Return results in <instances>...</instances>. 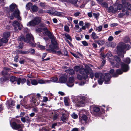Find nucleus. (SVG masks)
<instances>
[{
    "instance_id": "f257e3e1",
    "label": "nucleus",
    "mask_w": 131,
    "mask_h": 131,
    "mask_svg": "<svg viewBox=\"0 0 131 131\" xmlns=\"http://www.w3.org/2000/svg\"><path fill=\"white\" fill-rule=\"evenodd\" d=\"M71 98L73 102L75 104V106L77 107H84L86 104V97L83 96H72Z\"/></svg>"
},
{
    "instance_id": "f03ea898",
    "label": "nucleus",
    "mask_w": 131,
    "mask_h": 131,
    "mask_svg": "<svg viewBox=\"0 0 131 131\" xmlns=\"http://www.w3.org/2000/svg\"><path fill=\"white\" fill-rule=\"evenodd\" d=\"M95 76L96 78H99L98 80L99 84L102 85L104 81H105V83L106 84H108L109 83L110 78V75L108 73H105L103 75L101 73H95Z\"/></svg>"
},
{
    "instance_id": "7ed1b4c3",
    "label": "nucleus",
    "mask_w": 131,
    "mask_h": 131,
    "mask_svg": "<svg viewBox=\"0 0 131 131\" xmlns=\"http://www.w3.org/2000/svg\"><path fill=\"white\" fill-rule=\"evenodd\" d=\"M104 58H107L109 60V61L113 67H118L120 65V59L117 56H115L114 59L111 57L112 55L111 53H107L104 56Z\"/></svg>"
},
{
    "instance_id": "20e7f679",
    "label": "nucleus",
    "mask_w": 131,
    "mask_h": 131,
    "mask_svg": "<svg viewBox=\"0 0 131 131\" xmlns=\"http://www.w3.org/2000/svg\"><path fill=\"white\" fill-rule=\"evenodd\" d=\"M19 40L21 41H24L27 43H29L30 45L32 46H35L34 44V38L31 34H27L26 35V38L23 36H21L19 38Z\"/></svg>"
},
{
    "instance_id": "39448f33",
    "label": "nucleus",
    "mask_w": 131,
    "mask_h": 131,
    "mask_svg": "<svg viewBox=\"0 0 131 131\" xmlns=\"http://www.w3.org/2000/svg\"><path fill=\"white\" fill-rule=\"evenodd\" d=\"M131 48L130 46L128 44L126 45L124 43L121 42L119 43V46L117 47V49L118 52H119L121 53H123L121 56L120 55L121 57L123 58L124 57V54L126 53V52L124 50L126 49L127 50H129ZM119 55L120 56L119 53H118Z\"/></svg>"
},
{
    "instance_id": "423d86ee",
    "label": "nucleus",
    "mask_w": 131,
    "mask_h": 131,
    "mask_svg": "<svg viewBox=\"0 0 131 131\" xmlns=\"http://www.w3.org/2000/svg\"><path fill=\"white\" fill-rule=\"evenodd\" d=\"M43 30L45 31L44 32V34L48 36L49 37L52 39L51 41V42L52 43H53L52 41V40L54 41H55V37L54 36V35L52 33H51L49 31H48V30L47 28H45L43 29L39 28L36 30V31L38 32H42Z\"/></svg>"
},
{
    "instance_id": "0eeeda50",
    "label": "nucleus",
    "mask_w": 131,
    "mask_h": 131,
    "mask_svg": "<svg viewBox=\"0 0 131 131\" xmlns=\"http://www.w3.org/2000/svg\"><path fill=\"white\" fill-rule=\"evenodd\" d=\"M41 18L39 17H36L33 18L32 20L27 23V25L29 26H34L39 24L41 21Z\"/></svg>"
},
{
    "instance_id": "6e6552de",
    "label": "nucleus",
    "mask_w": 131,
    "mask_h": 131,
    "mask_svg": "<svg viewBox=\"0 0 131 131\" xmlns=\"http://www.w3.org/2000/svg\"><path fill=\"white\" fill-rule=\"evenodd\" d=\"M121 66L122 70L120 69H118L116 70V74L117 75V74H122L123 72H126L129 69V67L128 65L124 63H121Z\"/></svg>"
},
{
    "instance_id": "1a4fd4ad",
    "label": "nucleus",
    "mask_w": 131,
    "mask_h": 131,
    "mask_svg": "<svg viewBox=\"0 0 131 131\" xmlns=\"http://www.w3.org/2000/svg\"><path fill=\"white\" fill-rule=\"evenodd\" d=\"M2 74L5 76L0 78V83H3L5 82H8L9 81V77L7 71L4 70L2 71Z\"/></svg>"
},
{
    "instance_id": "9d476101",
    "label": "nucleus",
    "mask_w": 131,
    "mask_h": 131,
    "mask_svg": "<svg viewBox=\"0 0 131 131\" xmlns=\"http://www.w3.org/2000/svg\"><path fill=\"white\" fill-rule=\"evenodd\" d=\"M80 73L83 76V79H86L88 77V75L89 74V70L85 69L82 67L81 68L79 71Z\"/></svg>"
},
{
    "instance_id": "9b49d317",
    "label": "nucleus",
    "mask_w": 131,
    "mask_h": 131,
    "mask_svg": "<svg viewBox=\"0 0 131 131\" xmlns=\"http://www.w3.org/2000/svg\"><path fill=\"white\" fill-rule=\"evenodd\" d=\"M11 126L13 129L17 130L19 129H22L24 126L23 124H17L15 122H13Z\"/></svg>"
},
{
    "instance_id": "f8f14e48",
    "label": "nucleus",
    "mask_w": 131,
    "mask_h": 131,
    "mask_svg": "<svg viewBox=\"0 0 131 131\" xmlns=\"http://www.w3.org/2000/svg\"><path fill=\"white\" fill-rule=\"evenodd\" d=\"M20 14V12L19 10L18 9H16L13 12L12 14V15L17 18L18 20H21V18L19 16Z\"/></svg>"
},
{
    "instance_id": "ddd939ff",
    "label": "nucleus",
    "mask_w": 131,
    "mask_h": 131,
    "mask_svg": "<svg viewBox=\"0 0 131 131\" xmlns=\"http://www.w3.org/2000/svg\"><path fill=\"white\" fill-rule=\"evenodd\" d=\"M127 9L131 11V4L129 2H126L123 4V8L122 9V12H124Z\"/></svg>"
},
{
    "instance_id": "4468645a",
    "label": "nucleus",
    "mask_w": 131,
    "mask_h": 131,
    "mask_svg": "<svg viewBox=\"0 0 131 131\" xmlns=\"http://www.w3.org/2000/svg\"><path fill=\"white\" fill-rule=\"evenodd\" d=\"M74 81V78L72 76L69 78V80L67 83V85L69 87L73 86L74 85L73 82Z\"/></svg>"
},
{
    "instance_id": "2eb2a0df",
    "label": "nucleus",
    "mask_w": 131,
    "mask_h": 131,
    "mask_svg": "<svg viewBox=\"0 0 131 131\" xmlns=\"http://www.w3.org/2000/svg\"><path fill=\"white\" fill-rule=\"evenodd\" d=\"M69 115H68L63 114L61 117V121L63 122L62 123H66L68 121Z\"/></svg>"
},
{
    "instance_id": "dca6fc26",
    "label": "nucleus",
    "mask_w": 131,
    "mask_h": 131,
    "mask_svg": "<svg viewBox=\"0 0 131 131\" xmlns=\"http://www.w3.org/2000/svg\"><path fill=\"white\" fill-rule=\"evenodd\" d=\"M13 25L14 27H18L19 30H21L22 27L21 24L17 21H14L13 23Z\"/></svg>"
},
{
    "instance_id": "f3484780",
    "label": "nucleus",
    "mask_w": 131,
    "mask_h": 131,
    "mask_svg": "<svg viewBox=\"0 0 131 131\" xmlns=\"http://www.w3.org/2000/svg\"><path fill=\"white\" fill-rule=\"evenodd\" d=\"M10 79L12 83H13L14 84L16 83L18 81V78L15 77L11 76L10 77Z\"/></svg>"
},
{
    "instance_id": "a211bd4d",
    "label": "nucleus",
    "mask_w": 131,
    "mask_h": 131,
    "mask_svg": "<svg viewBox=\"0 0 131 131\" xmlns=\"http://www.w3.org/2000/svg\"><path fill=\"white\" fill-rule=\"evenodd\" d=\"M16 9H18L17 6L14 3H12L10 6V10L11 12L14 11Z\"/></svg>"
},
{
    "instance_id": "6ab92c4d",
    "label": "nucleus",
    "mask_w": 131,
    "mask_h": 131,
    "mask_svg": "<svg viewBox=\"0 0 131 131\" xmlns=\"http://www.w3.org/2000/svg\"><path fill=\"white\" fill-rule=\"evenodd\" d=\"M110 73H108L110 75V80L111 78V75L112 77H116L118 76L117 74L114 72V70L113 69H111L109 71Z\"/></svg>"
},
{
    "instance_id": "aec40b11",
    "label": "nucleus",
    "mask_w": 131,
    "mask_h": 131,
    "mask_svg": "<svg viewBox=\"0 0 131 131\" xmlns=\"http://www.w3.org/2000/svg\"><path fill=\"white\" fill-rule=\"evenodd\" d=\"M38 83H39L41 84H43L48 83L49 81L48 79L42 80L39 79H38Z\"/></svg>"
},
{
    "instance_id": "412c9836",
    "label": "nucleus",
    "mask_w": 131,
    "mask_h": 131,
    "mask_svg": "<svg viewBox=\"0 0 131 131\" xmlns=\"http://www.w3.org/2000/svg\"><path fill=\"white\" fill-rule=\"evenodd\" d=\"M8 41L7 38L3 37L0 40V46H2L3 43H6Z\"/></svg>"
},
{
    "instance_id": "4be33fe9",
    "label": "nucleus",
    "mask_w": 131,
    "mask_h": 131,
    "mask_svg": "<svg viewBox=\"0 0 131 131\" xmlns=\"http://www.w3.org/2000/svg\"><path fill=\"white\" fill-rule=\"evenodd\" d=\"M52 45L51 44L49 45V47L50 48V49H48L47 50L50 52H52L53 53H56V51L54 49L52 48Z\"/></svg>"
},
{
    "instance_id": "5701e85b",
    "label": "nucleus",
    "mask_w": 131,
    "mask_h": 131,
    "mask_svg": "<svg viewBox=\"0 0 131 131\" xmlns=\"http://www.w3.org/2000/svg\"><path fill=\"white\" fill-rule=\"evenodd\" d=\"M31 83L32 85H36L38 84V79H30Z\"/></svg>"
},
{
    "instance_id": "b1692460",
    "label": "nucleus",
    "mask_w": 131,
    "mask_h": 131,
    "mask_svg": "<svg viewBox=\"0 0 131 131\" xmlns=\"http://www.w3.org/2000/svg\"><path fill=\"white\" fill-rule=\"evenodd\" d=\"M26 79L25 78H18L17 84L18 85H19L20 83H24L26 82Z\"/></svg>"
},
{
    "instance_id": "393cba45",
    "label": "nucleus",
    "mask_w": 131,
    "mask_h": 131,
    "mask_svg": "<svg viewBox=\"0 0 131 131\" xmlns=\"http://www.w3.org/2000/svg\"><path fill=\"white\" fill-rule=\"evenodd\" d=\"M67 80L66 78L64 76L61 77L59 79V82L61 83H65L66 81Z\"/></svg>"
},
{
    "instance_id": "a878e982",
    "label": "nucleus",
    "mask_w": 131,
    "mask_h": 131,
    "mask_svg": "<svg viewBox=\"0 0 131 131\" xmlns=\"http://www.w3.org/2000/svg\"><path fill=\"white\" fill-rule=\"evenodd\" d=\"M108 10L109 12L115 13L116 12L117 10L116 9H114L113 6H110L108 8Z\"/></svg>"
},
{
    "instance_id": "bb28decb",
    "label": "nucleus",
    "mask_w": 131,
    "mask_h": 131,
    "mask_svg": "<svg viewBox=\"0 0 131 131\" xmlns=\"http://www.w3.org/2000/svg\"><path fill=\"white\" fill-rule=\"evenodd\" d=\"M15 102L14 101H12L11 102H9L7 106L8 108H12L15 106Z\"/></svg>"
},
{
    "instance_id": "cd10ccee",
    "label": "nucleus",
    "mask_w": 131,
    "mask_h": 131,
    "mask_svg": "<svg viewBox=\"0 0 131 131\" xmlns=\"http://www.w3.org/2000/svg\"><path fill=\"white\" fill-rule=\"evenodd\" d=\"M58 78L57 77H52L50 78L49 79H48L49 81L48 82V83H50L51 82H56L58 80Z\"/></svg>"
},
{
    "instance_id": "c85d7f7f",
    "label": "nucleus",
    "mask_w": 131,
    "mask_h": 131,
    "mask_svg": "<svg viewBox=\"0 0 131 131\" xmlns=\"http://www.w3.org/2000/svg\"><path fill=\"white\" fill-rule=\"evenodd\" d=\"M54 14L57 16H61L64 15V13L63 12H61L55 11L54 12Z\"/></svg>"
},
{
    "instance_id": "c756f323",
    "label": "nucleus",
    "mask_w": 131,
    "mask_h": 131,
    "mask_svg": "<svg viewBox=\"0 0 131 131\" xmlns=\"http://www.w3.org/2000/svg\"><path fill=\"white\" fill-rule=\"evenodd\" d=\"M67 72L68 73L71 75H74L75 73L74 70L72 69H69L67 71Z\"/></svg>"
},
{
    "instance_id": "7c9ffc66",
    "label": "nucleus",
    "mask_w": 131,
    "mask_h": 131,
    "mask_svg": "<svg viewBox=\"0 0 131 131\" xmlns=\"http://www.w3.org/2000/svg\"><path fill=\"white\" fill-rule=\"evenodd\" d=\"M95 42L98 44L99 45H102L105 43V42L103 40H96L95 41Z\"/></svg>"
},
{
    "instance_id": "2f4dec72",
    "label": "nucleus",
    "mask_w": 131,
    "mask_h": 131,
    "mask_svg": "<svg viewBox=\"0 0 131 131\" xmlns=\"http://www.w3.org/2000/svg\"><path fill=\"white\" fill-rule=\"evenodd\" d=\"M10 35V34L8 32H4L3 35V37L7 38L9 37Z\"/></svg>"
},
{
    "instance_id": "473e14b6",
    "label": "nucleus",
    "mask_w": 131,
    "mask_h": 131,
    "mask_svg": "<svg viewBox=\"0 0 131 131\" xmlns=\"http://www.w3.org/2000/svg\"><path fill=\"white\" fill-rule=\"evenodd\" d=\"M20 104L22 106L24 107H25L27 105V103L24 100H22L20 101Z\"/></svg>"
},
{
    "instance_id": "72a5a7b5",
    "label": "nucleus",
    "mask_w": 131,
    "mask_h": 131,
    "mask_svg": "<svg viewBox=\"0 0 131 131\" xmlns=\"http://www.w3.org/2000/svg\"><path fill=\"white\" fill-rule=\"evenodd\" d=\"M123 61L125 62L128 64L130 62V59L129 58H126Z\"/></svg>"
},
{
    "instance_id": "f704fd0d",
    "label": "nucleus",
    "mask_w": 131,
    "mask_h": 131,
    "mask_svg": "<svg viewBox=\"0 0 131 131\" xmlns=\"http://www.w3.org/2000/svg\"><path fill=\"white\" fill-rule=\"evenodd\" d=\"M69 3L75 5L77 2L78 0H68Z\"/></svg>"
},
{
    "instance_id": "c9c22d12",
    "label": "nucleus",
    "mask_w": 131,
    "mask_h": 131,
    "mask_svg": "<svg viewBox=\"0 0 131 131\" xmlns=\"http://www.w3.org/2000/svg\"><path fill=\"white\" fill-rule=\"evenodd\" d=\"M64 35L67 39H69L71 41H72V38H71L70 35L69 34L67 33H65L64 34Z\"/></svg>"
},
{
    "instance_id": "e433bc0d",
    "label": "nucleus",
    "mask_w": 131,
    "mask_h": 131,
    "mask_svg": "<svg viewBox=\"0 0 131 131\" xmlns=\"http://www.w3.org/2000/svg\"><path fill=\"white\" fill-rule=\"evenodd\" d=\"M80 120H87V118L86 116L85 115H83L82 116L79 118Z\"/></svg>"
},
{
    "instance_id": "4c0bfd02",
    "label": "nucleus",
    "mask_w": 131,
    "mask_h": 131,
    "mask_svg": "<svg viewBox=\"0 0 131 131\" xmlns=\"http://www.w3.org/2000/svg\"><path fill=\"white\" fill-rule=\"evenodd\" d=\"M32 10L33 12H35L37 11L38 9L37 7L35 5H34L32 8Z\"/></svg>"
},
{
    "instance_id": "58836bf2",
    "label": "nucleus",
    "mask_w": 131,
    "mask_h": 131,
    "mask_svg": "<svg viewBox=\"0 0 131 131\" xmlns=\"http://www.w3.org/2000/svg\"><path fill=\"white\" fill-rule=\"evenodd\" d=\"M81 68L79 66H75L74 67V69L75 71L78 72L79 71H80Z\"/></svg>"
},
{
    "instance_id": "ea45409f",
    "label": "nucleus",
    "mask_w": 131,
    "mask_h": 131,
    "mask_svg": "<svg viewBox=\"0 0 131 131\" xmlns=\"http://www.w3.org/2000/svg\"><path fill=\"white\" fill-rule=\"evenodd\" d=\"M80 122L81 123L84 125H86L88 123L87 120H80Z\"/></svg>"
},
{
    "instance_id": "a19ab883",
    "label": "nucleus",
    "mask_w": 131,
    "mask_h": 131,
    "mask_svg": "<svg viewBox=\"0 0 131 131\" xmlns=\"http://www.w3.org/2000/svg\"><path fill=\"white\" fill-rule=\"evenodd\" d=\"M71 117L74 119H76L78 117V115L75 113L74 112L71 115Z\"/></svg>"
},
{
    "instance_id": "79ce46f5",
    "label": "nucleus",
    "mask_w": 131,
    "mask_h": 131,
    "mask_svg": "<svg viewBox=\"0 0 131 131\" xmlns=\"http://www.w3.org/2000/svg\"><path fill=\"white\" fill-rule=\"evenodd\" d=\"M105 62H106V61H105V60H103L102 62V63H101V64L100 66V67H98V69H101L103 67V66L105 64Z\"/></svg>"
},
{
    "instance_id": "37998d69",
    "label": "nucleus",
    "mask_w": 131,
    "mask_h": 131,
    "mask_svg": "<svg viewBox=\"0 0 131 131\" xmlns=\"http://www.w3.org/2000/svg\"><path fill=\"white\" fill-rule=\"evenodd\" d=\"M124 3H123V5L121 4H119L118 5L117 8L119 10H121L122 9V10L123 8V4Z\"/></svg>"
},
{
    "instance_id": "c03bdc74",
    "label": "nucleus",
    "mask_w": 131,
    "mask_h": 131,
    "mask_svg": "<svg viewBox=\"0 0 131 131\" xmlns=\"http://www.w3.org/2000/svg\"><path fill=\"white\" fill-rule=\"evenodd\" d=\"M32 4L30 3H28L26 5V7L28 9L30 8L32 6Z\"/></svg>"
},
{
    "instance_id": "a18cd8bd",
    "label": "nucleus",
    "mask_w": 131,
    "mask_h": 131,
    "mask_svg": "<svg viewBox=\"0 0 131 131\" xmlns=\"http://www.w3.org/2000/svg\"><path fill=\"white\" fill-rule=\"evenodd\" d=\"M100 110L99 108L97 107H95L93 108V111L94 113H97Z\"/></svg>"
},
{
    "instance_id": "49530a36",
    "label": "nucleus",
    "mask_w": 131,
    "mask_h": 131,
    "mask_svg": "<svg viewBox=\"0 0 131 131\" xmlns=\"http://www.w3.org/2000/svg\"><path fill=\"white\" fill-rule=\"evenodd\" d=\"M64 30L67 32H69L70 31L69 27L67 25H65L64 27Z\"/></svg>"
},
{
    "instance_id": "de8ad7c7",
    "label": "nucleus",
    "mask_w": 131,
    "mask_h": 131,
    "mask_svg": "<svg viewBox=\"0 0 131 131\" xmlns=\"http://www.w3.org/2000/svg\"><path fill=\"white\" fill-rule=\"evenodd\" d=\"M92 36L94 39H96L98 38V36L94 32H93L92 34Z\"/></svg>"
},
{
    "instance_id": "09e8293b",
    "label": "nucleus",
    "mask_w": 131,
    "mask_h": 131,
    "mask_svg": "<svg viewBox=\"0 0 131 131\" xmlns=\"http://www.w3.org/2000/svg\"><path fill=\"white\" fill-rule=\"evenodd\" d=\"M100 5H101L103 7H105L106 8H108V4L106 2H104L102 3H101V4Z\"/></svg>"
},
{
    "instance_id": "8fccbe9b",
    "label": "nucleus",
    "mask_w": 131,
    "mask_h": 131,
    "mask_svg": "<svg viewBox=\"0 0 131 131\" xmlns=\"http://www.w3.org/2000/svg\"><path fill=\"white\" fill-rule=\"evenodd\" d=\"M93 16L95 18L97 19L99 16V13H94L93 14Z\"/></svg>"
},
{
    "instance_id": "3c124183",
    "label": "nucleus",
    "mask_w": 131,
    "mask_h": 131,
    "mask_svg": "<svg viewBox=\"0 0 131 131\" xmlns=\"http://www.w3.org/2000/svg\"><path fill=\"white\" fill-rule=\"evenodd\" d=\"M83 77L79 74H77V79L79 80H81L82 79H83Z\"/></svg>"
},
{
    "instance_id": "603ef678",
    "label": "nucleus",
    "mask_w": 131,
    "mask_h": 131,
    "mask_svg": "<svg viewBox=\"0 0 131 131\" xmlns=\"http://www.w3.org/2000/svg\"><path fill=\"white\" fill-rule=\"evenodd\" d=\"M124 42L127 43H129L130 41V39L128 37L126 38L124 40Z\"/></svg>"
},
{
    "instance_id": "864d4df0",
    "label": "nucleus",
    "mask_w": 131,
    "mask_h": 131,
    "mask_svg": "<svg viewBox=\"0 0 131 131\" xmlns=\"http://www.w3.org/2000/svg\"><path fill=\"white\" fill-rule=\"evenodd\" d=\"M18 53L20 54H25L28 53V52L27 51H23L22 50H20L19 51H18Z\"/></svg>"
},
{
    "instance_id": "5fc2aeb1",
    "label": "nucleus",
    "mask_w": 131,
    "mask_h": 131,
    "mask_svg": "<svg viewBox=\"0 0 131 131\" xmlns=\"http://www.w3.org/2000/svg\"><path fill=\"white\" fill-rule=\"evenodd\" d=\"M19 56L18 55H16L15 57L14 58V61L16 62H17L18 61V58Z\"/></svg>"
},
{
    "instance_id": "6e6d98bb",
    "label": "nucleus",
    "mask_w": 131,
    "mask_h": 131,
    "mask_svg": "<svg viewBox=\"0 0 131 131\" xmlns=\"http://www.w3.org/2000/svg\"><path fill=\"white\" fill-rule=\"evenodd\" d=\"M58 115L56 114H53V120H56L58 118Z\"/></svg>"
},
{
    "instance_id": "4d7b16f0",
    "label": "nucleus",
    "mask_w": 131,
    "mask_h": 131,
    "mask_svg": "<svg viewBox=\"0 0 131 131\" xmlns=\"http://www.w3.org/2000/svg\"><path fill=\"white\" fill-rule=\"evenodd\" d=\"M29 52L31 54H33L35 53V51L33 49H30L29 50Z\"/></svg>"
},
{
    "instance_id": "13d9d810",
    "label": "nucleus",
    "mask_w": 131,
    "mask_h": 131,
    "mask_svg": "<svg viewBox=\"0 0 131 131\" xmlns=\"http://www.w3.org/2000/svg\"><path fill=\"white\" fill-rule=\"evenodd\" d=\"M26 81L27 85L28 86H30L31 85V84L30 81H29L28 79H27Z\"/></svg>"
},
{
    "instance_id": "bf43d9fd",
    "label": "nucleus",
    "mask_w": 131,
    "mask_h": 131,
    "mask_svg": "<svg viewBox=\"0 0 131 131\" xmlns=\"http://www.w3.org/2000/svg\"><path fill=\"white\" fill-rule=\"evenodd\" d=\"M52 48L54 49V50H55V49H56L57 50H59V48L56 45H52Z\"/></svg>"
},
{
    "instance_id": "052dcab7",
    "label": "nucleus",
    "mask_w": 131,
    "mask_h": 131,
    "mask_svg": "<svg viewBox=\"0 0 131 131\" xmlns=\"http://www.w3.org/2000/svg\"><path fill=\"white\" fill-rule=\"evenodd\" d=\"M38 47L40 48L41 50H44L45 49V46H44L41 45H38Z\"/></svg>"
},
{
    "instance_id": "680f3d73",
    "label": "nucleus",
    "mask_w": 131,
    "mask_h": 131,
    "mask_svg": "<svg viewBox=\"0 0 131 131\" xmlns=\"http://www.w3.org/2000/svg\"><path fill=\"white\" fill-rule=\"evenodd\" d=\"M102 26H99L97 28V30L99 32H100L101 31L102 29Z\"/></svg>"
},
{
    "instance_id": "e2e57ef3",
    "label": "nucleus",
    "mask_w": 131,
    "mask_h": 131,
    "mask_svg": "<svg viewBox=\"0 0 131 131\" xmlns=\"http://www.w3.org/2000/svg\"><path fill=\"white\" fill-rule=\"evenodd\" d=\"M114 38L112 36H110L108 39V40L109 41H112L113 39Z\"/></svg>"
},
{
    "instance_id": "0e129e2a",
    "label": "nucleus",
    "mask_w": 131,
    "mask_h": 131,
    "mask_svg": "<svg viewBox=\"0 0 131 131\" xmlns=\"http://www.w3.org/2000/svg\"><path fill=\"white\" fill-rule=\"evenodd\" d=\"M81 28H80V29L79 30V31H81L82 29L83 30H85L86 29V27L85 26H82Z\"/></svg>"
},
{
    "instance_id": "69168bd1",
    "label": "nucleus",
    "mask_w": 131,
    "mask_h": 131,
    "mask_svg": "<svg viewBox=\"0 0 131 131\" xmlns=\"http://www.w3.org/2000/svg\"><path fill=\"white\" fill-rule=\"evenodd\" d=\"M82 43L85 46H86L88 45V43L86 41H82Z\"/></svg>"
},
{
    "instance_id": "338daca9",
    "label": "nucleus",
    "mask_w": 131,
    "mask_h": 131,
    "mask_svg": "<svg viewBox=\"0 0 131 131\" xmlns=\"http://www.w3.org/2000/svg\"><path fill=\"white\" fill-rule=\"evenodd\" d=\"M64 102L66 106H68L69 104L68 102V101L67 99H65L64 100Z\"/></svg>"
},
{
    "instance_id": "774afa93",
    "label": "nucleus",
    "mask_w": 131,
    "mask_h": 131,
    "mask_svg": "<svg viewBox=\"0 0 131 131\" xmlns=\"http://www.w3.org/2000/svg\"><path fill=\"white\" fill-rule=\"evenodd\" d=\"M47 13L51 15H52L54 14V13L50 10H48Z\"/></svg>"
}]
</instances>
